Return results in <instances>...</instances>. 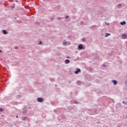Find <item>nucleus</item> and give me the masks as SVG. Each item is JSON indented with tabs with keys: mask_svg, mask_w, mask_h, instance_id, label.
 I'll return each instance as SVG.
<instances>
[{
	"mask_svg": "<svg viewBox=\"0 0 127 127\" xmlns=\"http://www.w3.org/2000/svg\"><path fill=\"white\" fill-rule=\"evenodd\" d=\"M66 58H67L68 59H69V58H70L69 57H67Z\"/></svg>",
	"mask_w": 127,
	"mask_h": 127,
	"instance_id": "23",
	"label": "nucleus"
},
{
	"mask_svg": "<svg viewBox=\"0 0 127 127\" xmlns=\"http://www.w3.org/2000/svg\"><path fill=\"white\" fill-rule=\"evenodd\" d=\"M68 17H69V16H66L65 17V18H68Z\"/></svg>",
	"mask_w": 127,
	"mask_h": 127,
	"instance_id": "22",
	"label": "nucleus"
},
{
	"mask_svg": "<svg viewBox=\"0 0 127 127\" xmlns=\"http://www.w3.org/2000/svg\"><path fill=\"white\" fill-rule=\"evenodd\" d=\"M0 52H2V51L1 50H0Z\"/></svg>",
	"mask_w": 127,
	"mask_h": 127,
	"instance_id": "25",
	"label": "nucleus"
},
{
	"mask_svg": "<svg viewBox=\"0 0 127 127\" xmlns=\"http://www.w3.org/2000/svg\"><path fill=\"white\" fill-rule=\"evenodd\" d=\"M2 31L3 33V34H7V32L6 31H5V30H3Z\"/></svg>",
	"mask_w": 127,
	"mask_h": 127,
	"instance_id": "8",
	"label": "nucleus"
},
{
	"mask_svg": "<svg viewBox=\"0 0 127 127\" xmlns=\"http://www.w3.org/2000/svg\"><path fill=\"white\" fill-rule=\"evenodd\" d=\"M63 44H64V45H70V42H67V41H66V40H64L63 41Z\"/></svg>",
	"mask_w": 127,
	"mask_h": 127,
	"instance_id": "3",
	"label": "nucleus"
},
{
	"mask_svg": "<svg viewBox=\"0 0 127 127\" xmlns=\"http://www.w3.org/2000/svg\"><path fill=\"white\" fill-rule=\"evenodd\" d=\"M82 41H84V42L86 41V39L83 38L82 39Z\"/></svg>",
	"mask_w": 127,
	"mask_h": 127,
	"instance_id": "15",
	"label": "nucleus"
},
{
	"mask_svg": "<svg viewBox=\"0 0 127 127\" xmlns=\"http://www.w3.org/2000/svg\"><path fill=\"white\" fill-rule=\"evenodd\" d=\"M18 47H15V49H18Z\"/></svg>",
	"mask_w": 127,
	"mask_h": 127,
	"instance_id": "20",
	"label": "nucleus"
},
{
	"mask_svg": "<svg viewBox=\"0 0 127 127\" xmlns=\"http://www.w3.org/2000/svg\"><path fill=\"white\" fill-rule=\"evenodd\" d=\"M76 84H77V85H81V81H77L76 82Z\"/></svg>",
	"mask_w": 127,
	"mask_h": 127,
	"instance_id": "10",
	"label": "nucleus"
},
{
	"mask_svg": "<svg viewBox=\"0 0 127 127\" xmlns=\"http://www.w3.org/2000/svg\"><path fill=\"white\" fill-rule=\"evenodd\" d=\"M65 64H69L70 63V60L67 59L64 61Z\"/></svg>",
	"mask_w": 127,
	"mask_h": 127,
	"instance_id": "4",
	"label": "nucleus"
},
{
	"mask_svg": "<svg viewBox=\"0 0 127 127\" xmlns=\"http://www.w3.org/2000/svg\"><path fill=\"white\" fill-rule=\"evenodd\" d=\"M120 24H121V25H125V24H126V21H124L123 22H121Z\"/></svg>",
	"mask_w": 127,
	"mask_h": 127,
	"instance_id": "7",
	"label": "nucleus"
},
{
	"mask_svg": "<svg viewBox=\"0 0 127 127\" xmlns=\"http://www.w3.org/2000/svg\"><path fill=\"white\" fill-rule=\"evenodd\" d=\"M122 39H127V34L126 33L122 34Z\"/></svg>",
	"mask_w": 127,
	"mask_h": 127,
	"instance_id": "2",
	"label": "nucleus"
},
{
	"mask_svg": "<svg viewBox=\"0 0 127 127\" xmlns=\"http://www.w3.org/2000/svg\"><path fill=\"white\" fill-rule=\"evenodd\" d=\"M78 48L79 49H83V45H78Z\"/></svg>",
	"mask_w": 127,
	"mask_h": 127,
	"instance_id": "6",
	"label": "nucleus"
},
{
	"mask_svg": "<svg viewBox=\"0 0 127 127\" xmlns=\"http://www.w3.org/2000/svg\"><path fill=\"white\" fill-rule=\"evenodd\" d=\"M39 44H42V41H40V42H39Z\"/></svg>",
	"mask_w": 127,
	"mask_h": 127,
	"instance_id": "19",
	"label": "nucleus"
},
{
	"mask_svg": "<svg viewBox=\"0 0 127 127\" xmlns=\"http://www.w3.org/2000/svg\"><path fill=\"white\" fill-rule=\"evenodd\" d=\"M125 84H126V85H127V81H126Z\"/></svg>",
	"mask_w": 127,
	"mask_h": 127,
	"instance_id": "21",
	"label": "nucleus"
},
{
	"mask_svg": "<svg viewBox=\"0 0 127 127\" xmlns=\"http://www.w3.org/2000/svg\"><path fill=\"white\" fill-rule=\"evenodd\" d=\"M125 105H127V103H125Z\"/></svg>",
	"mask_w": 127,
	"mask_h": 127,
	"instance_id": "27",
	"label": "nucleus"
},
{
	"mask_svg": "<svg viewBox=\"0 0 127 127\" xmlns=\"http://www.w3.org/2000/svg\"><path fill=\"white\" fill-rule=\"evenodd\" d=\"M110 35H111V34L106 33L105 37H108V36H110Z\"/></svg>",
	"mask_w": 127,
	"mask_h": 127,
	"instance_id": "11",
	"label": "nucleus"
},
{
	"mask_svg": "<svg viewBox=\"0 0 127 127\" xmlns=\"http://www.w3.org/2000/svg\"><path fill=\"white\" fill-rule=\"evenodd\" d=\"M79 72H81V69H77V70H76V71H75V74H78V73Z\"/></svg>",
	"mask_w": 127,
	"mask_h": 127,
	"instance_id": "5",
	"label": "nucleus"
},
{
	"mask_svg": "<svg viewBox=\"0 0 127 127\" xmlns=\"http://www.w3.org/2000/svg\"><path fill=\"white\" fill-rule=\"evenodd\" d=\"M102 67H106V64H103Z\"/></svg>",
	"mask_w": 127,
	"mask_h": 127,
	"instance_id": "18",
	"label": "nucleus"
},
{
	"mask_svg": "<svg viewBox=\"0 0 127 127\" xmlns=\"http://www.w3.org/2000/svg\"><path fill=\"white\" fill-rule=\"evenodd\" d=\"M58 20H61V17H58Z\"/></svg>",
	"mask_w": 127,
	"mask_h": 127,
	"instance_id": "14",
	"label": "nucleus"
},
{
	"mask_svg": "<svg viewBox=\"0 0 127 127\" xmlns=\"http://www.w3.org/2000/svg\"><path fill=\"white\" fill-rule=\"evenodd\" d=\"M2 111H3V109L2 108L0 109V112H2Z\"/></svg>",
	"mask_w": 127,
	"mask_h": 127,
	"instance_id": "16",
	"label": "nucleus"
},
{
	"mask_svg": "<svg viewBox=\"0 0 127 127\" xmlns=\"http://www.w3.org/2000/svg\"><path fill=\"white\" fill-rule=\"evenodd\" d=\"M26 119H27V117H24L23 118L24 121H25V120H26Z\"/></svg>",
	"mask_w": 127,
	"mask_h": 127,
	"instance_id": "17",
	"label": "nucleus"
},
{
	"mask_svg": "<svg viewBox=\"0 0 127 127\" xmlns=\"http://www.w3.org/2000/svg\"><path fill=\"white\" fill-rule=\"evenodd\" d=\"M16 118H18V116H16Z\"/></svg>",
	"mask_w": 127,
	"mask_h": 127,
	"instance_id": "26",
	"label": "nucleus"
},
{
	"mask_svg": "<svg viewBox=\"0 0 127 127\" xmlns=\"http://www.w3.org/2000/svg\"><path fill=\"white\" fill-rule=\"evenodd\" d=\"M74 104H79V102L78 101H74Z\"/></svg>",
	"mask_w": 127,
	"mask_h": 127,
	"instance_id": "13",
	"label": "nucleus"
},
{
	"mask_svg": "<svg viewBox=\"0 0 127 127\" xmlns=\"http://www.w3.org/2000/svg\"><path fill=\"white\" fill-rule=\"evenodd\" d=\"M123 104H125V101H123Z\"/></svg>",
	"mask_w": 127,
	"mask_h": 127,
	"instance_id": "24",
	"label": "nucleus"
},
{
	"mask_svg": "<svg viewBox=\"0 0 127 127\" xmlns=\"http://www.w3.org/2000/svg\"><path fill=\"white\" fill-rule=\"evenodd\" d=\"M118 8H121V7H122V4H119L118 6Z\"/></svg>",
	"mask_w": 127,
	"mask_h": 127,
	"instance_id": "12",
	"label": "nucleus"
},
{
	"mask_svg": "<svg viewBox=\"0 0 127 127\" xmlns=\"http://www.w3.org/2000/svg\"><path fill=\"white\" fill-rule=\"evenodd\" d=\"M37 101L38 103H42L43 102H44V99L41 97H39L37 99Z\"/></svg>",
	"mask_w": 127,
	"mask_h": 127,
	"instance_id": "1",
	"label": "nucleus"
},
{
	"mask_svg": "<svg viewBox=\"0 0 127 127\" xmlns=\"http://www.w3.org/2000/svg\"><path fill=\"white\" fill-rule=\"evenodd\" d=\"M113 82H114V85H117V84H118L116 80H113Z\"/></svg>",
	"mask_w": 127,
	"mask_h": 127,
	"instance_id": "9",
	"label": "nucleus"
}]
</instances>
